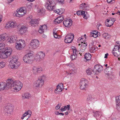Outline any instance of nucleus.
I'll return each mask as SVG.
<instances>
[{"label":"nucleus","mask_w":120,"mask_h":120,"mask_svg":"<svg viewBox=\"0 0 120 120\" xmlns=\"http://www.w3.org/2000/svg\"><path fill=\"white\" fill-rule=\"evenodd\" d=\"M82 39H83V38L81 37L77 39V41L78 42H79V41H81Z\"/></svg>","instance_id":"052dcab7"},{"label":"nucleus","mask_w":120,"mask_h":120,"mask_svg":"<svg viewBox=\"0 0 120 120\" xmlns=\"http://www.w3.org/2000/svg\"><path fill=\"white\" fill-rule=\"evenodd\" d=\"M63 24L66 27H70L72 24V21L70 19H66L64 20Z\"/></svg>","instance_id":"dca6fc26"},{"label":"nucleus","mask_w":120,"mask_h":120,"mask_svg":"<svg viewBox=\"0 0 120 120\" xmlns=\"http://www.w3.org/2000/svg\"><path fill=\"white\" fill-rule=\"evenodd\" d=\"M108 55V54L107 53L106 54H105V56L104 58H106L107 57V56Z\"/></svg>","instance_id":"0e129e2a"},{"label":"nucleus","mask_w":120,"mask_h":120,"mask_svg":"<svg viewBox=\"0 0 120 120\" xmlns=\"http://www.w3.org/2000/svg\"><path fill=\"white\" fill-rule=\"evenodd\" d=\"M18 58L17 56H15L11 57L9 59L10 63H15L18 62L17 61L18 60Z\"/></svg>","instance_id":"a878e982"},{"label":"nucleus","mask_w":120,"mask_h":120,"mask_svg":"<svg viewBox=\"0 0 120 120\" xmlns=\"http://www.w3.org/2000/svg\"><path fill=\"white\" fill-rule=\"evenodd\" d=\"M27 30L26 27L24 26H22L19 30V32L21 34H22L25 33Z\"/></svg>","instance_id":"4be33fe9"},{"label":"nucleus","mask_w":120,"mask_h":120,"mask_svg":"<svg viewBox=\"0 0 120 120\" xmlns=\"http://www.w3.org/2000/svg\"><path fill=\"white\" fill-rule=\"evenodd\" d=\"M44 10L43 9L38 8V13H41L44 12Z\"/></svg>","instance_id":"de8ad7c7"},{"label":"nucleus","mask_w":120,"mask_h":120,"mask_svg":"<svg viewBox=\"0 0 120 120\" xmlns=\"http://www.w3.org/2000/svg\"><path fill=\"white\" fill-rule=\"evenodd\" d=\"M44 83V80L41 78H40L34 82L33 85V86L35 87L36 89H39L42 87Z\"/></svg>","instance_id":"6e6552de"},{"label":"nucleus","mask_w":120,"mask_h":120,"mask_svg":"<svg viewBox=\"0 0 120 120\" xmlns=\"http://www.w3.org/2000/svg\"><path fill=\"white\" fill-rule=\"evenodd\" d=\"M80 8L82 10H89L90 8L89 5L85 3H82L80 5Z\"/></svg>","instance_id":"6ab92c4d"},{"label":"nucleus","mask_w":120,"mask_h":120,"mask_svg":"<svg viewBox=\"0 0 120 120\" xmlns=\"http://www.w3.org/2000/svg\"><path fill=\"white\" fill-rule=\"evenodd\" d=\"M38 23V21L37 19H31L29 22L30 24L33 26H36Z\"/></svg>","instance_id":"5701e85b"},{"label":"nucleus","mask_w":120,"mask_h":120,"mask_svg":"<svg viewBox=\"0 0 120 120\" xmlns=\"http://www.w3.org/2000/svg\"><path fill=\"white\" fill-rule=\"evenodd\" d=\"M112 53L116 56L120 55V45L115 46L112 52Z\"/></svg>","instance_id":"9b49d317"},{"label":"nucleus","mask_w":120,"mask_h":120,"mask_svg":"<svg viewBox=\"0 0 120 120\" xmlns=\"http://www.w3.org/2000/svg\"><path fill=\"white\" fill-rule=\"evenodd\" d=\"M15 47L18 50H21L24 47L19 44L17 41H16L15 43Z\"/></svg>","instance_id":"c756f323"},{"label":"nucleus","mask_w":120,"mask_h":120,"mask_svg":"<svg viewBox=\"0 0 120 120\" xmlns=\"http://www.w3.org/2000/svg\"><path fill=\"white\" fill-rule=\"evenodd\" d=\"M107 0V2L109 3H110L111 2L112 0Z\"/></svg>","instance_id":"e2e57ef3"},{"label":"nucleus","mask_w":120,"mask_h":120,"mask_svg":"<svg viewBox=\"0 0 120 120\" xmlns=\"http://www.w3.org/2000/svg\"><path fill=\"white\" fill-rule=\"evenodd\" d=\"M40 57L39 55L38 54V55H36V56L34 59H36L37 61H39L41 60V58H40Z\"/></svg>","instance_id":"09e8293b"},{"label":"nucleus","mask_w":120,"mask_h":120,"mask_svg":"<svg viewBox=\"0 0 120 120\" xmlns=\"http://www.w3.org/2000/svg\"><path fill=\"white\" fill-rule=\"evenodd\" d=\"M63 89L60 86H56V88L55 90V93H59L60 92L62 91Z\"/></svg>","instance_id":"2f4dec72"},{"label":"nucleus","mask_w":120,"mask_h":120,"mask_svg":"<svg viewBox=\"0 0 120 120\" xmlns=\"http://www.w3.org/2000/svg\"><path fill=\"white\" fill-rule=\"evenodd\" d=\"M87 46V44L86 43L84 42V43H82L81 44V46L80 47V52L79 53L81 54L80 53L82 52H83L84 51L85 49H86ZM82 54V53H81Z\"/></svg>","instance_id":"aec40b11"},{"label":"nucleus","mask_w":120,"mask_h":120,"mask_svg":"<svg viewBox=\"0 0 120 120\" xmlns=\"http://www.w3.org/2000/svg\"><path fill=\"white\" fill-rule=\"evenodd\" d=\"M4 45L3 43H0V48H0V49H3V48H4Z\"/></svg>","instance_id":"4d7b16f0"},{"label":"nucleus","mask_w":120,"mask_h":120,"mask_svg":"<svg viewBox=\"0 0 120 120\" xmlns=\"http://www.w3.org/2000/svg\"><path fill=\"white\" fill-rule=\"evenodd\" d=\"M8 82H9L10 84L11 85L10 88L11 87L17 91L20 90L23 86L22 83L19 81H13L11 79H8Z\"/></svg>","instance_id":"f257e3e1"},{"label":"nucleus","mask_w":120,"mask_h":120,"mask_svg":"<svg viewBox=\"0 0 120 120\" xmlns=\"http://www.w3.org/2000/svg\"><path fill=\"white\" fill-rule=\"evenodd\" d=\"M54 29L53 30V34L55 38H59L60 37V36L58 35L57 33L56 32H54Z\"/></svg>","instance_id":"c03bdc74"},{"label":"nucleus","mask_w":120,"mask_h":120,"mask_svg":"<svg viewBox=\"0 0 120 120\" xmlns=\"http://www.w3.org/2000/svg\"><path fill=\"white\" fill-rule=\"evenodd\" d=\"M30 96V94L28 93H25L22 95V97L23 99H28Z\"/></svg>","instance_id":"c9c22d12"},{"label":"nucleus","mask_w":120,"mask_h":120,"mask_svg":"<svg viewBox=\"0 0 120 120\" xmlns=\"http://www.w3.org/2000/svg\"><path fill=\"white\" fill-rule=\"evenodd\" d=\"M5 34H2L0 35V41H4L6 39Z\"/></svg>","instance_id":"37998d69"},{"label":"nucleus","mask_w":120,"mask_h":120,"mask_svg":"<svg viewBox=\"0 0 120 120\" xmlns=\"http://www.w3.org/2000/svg\"><path fill=\"white\" fill-rule=\"evenodd\" d=\"M74 34H73L70 33L67 34L65 37L64 41L66 43H71L73 40Z\"/></svg>","instance_id":"9d476101"},{"label":"nucleus","mask_w":120,"mask_h":120,"mask_svg":"<svg viewBox=\"0 0 120 120\" xmlns=\"http://www.w3.org/2000/svg\"><path fill=\"white\" fill-rule=\"evenodd\" d=\"M117 109L120 111V103H118V104H116Z\"/></svg>","instance_id":"5fc2aeb1"},{"label":"nucleus","mask_w":120,"mask_h":120,"mask_svg":"<svg viewBox=\"0 0 120 120\" xmlns=\"http://www.w3.org/2000/svg\"><path fill=\"white\" fill-rule=\"evenodd\" d=\"M104 73L106 76L110 78L112 74V68L110 67L106 68L104 70Z\"/></svg>","instance_id":"4468645a"},{"label":"nucleus","mask_w":120,"mask_h":120,"mask_svg":"<svg viewBox=\"0 0 120 120\" xmlns=\"http://www.w3.org/2000/svg\"><path fill=\"white\" fill-rule=\"evenodd\" d=\"M13 109V107L9 104L6 106L4 108V112L7 113L8 114H11L12 112Z\"/></svg>","instance_id":"ddd939ff"},{"label":"nucleus","mask_w":120,"mask_h":120,"mask_svg":"<svg viewBox=\"0 0 120 120\" xmlns=\"http://www.w3.org/2000/svg\"><path fill=\"white\" fill-rule=\"evenodd\" d=\"M70 105H68L66 106L63 107L60 110L62 112L65 111L67 109L68 110H69L70 108Z\"/></svg>","instance_id":"7c9ffc66"},{"label":"nucleus","mask_w":120,"mask_h":120,"mask_svg":"<svg viewBox=\"0 0 120 120\" xmlns=\"http://www.w3.org/2000/svg\"><path fill=\"white\" fill-rule=\"evenodd\" d=\"M40 27L42 29H43L44 31L45 30H46L47 28V26L46 25H45L42 26Z\"/></svg>","instance_id":"3c124183"},{"label":"nucleus","mask_w":120,"mask_h":120,"mask_svg":"<svg viewBox=\"0 0 120 120\" xmlns=\"http://www.w3.org/2000/svg\"><path fill=\"white\" fill-rule=\"evenodd\" d=\"M68 75H70V76H73V74L72 73H68Z\"/></svg>","instance_id":"680f3d73"},{"label":"nucleus","mask_w":120,"mask_h":120,"mask_svg":"<svg viewBox=\"0 0 120 120\" xmlns=\"http://www.w3.org/2000/svg\"><path fill=\"white\" fill-rule=\"evenodd\" d=\"M58 86H60V87H61V88H62V89H63V88H64L63 85L62 83H60Z\"/></svg>","instance_id":"bf43d9fd"},{"label":"nucleus","mask_w":120,"mask_h":120,"mask_svg":"<svg viewBox=\"0 0 120 120\" xmlns=\"http://www.w3.org/2000/svg\"><path fill=\"white\" fill-rule=\"evenodd\" d=\"M12 50V49L11 48H6L4 52L1 53L0 55V57L4 59L7 58L11 54Z\"/></svg>","instance_id":"39448f33"},{"label":"nucleus","mask_w":120,"mask_h":120,"mask_svg":"<svg viewBox=\"0 0 120 120\" xmlns=\"http://www.w3.org/2000/svg\"><path fill=\"white\" fill-rule=\"evenodd\" d=\"M38 32L40 33H42L44 32V30L43 29L40 27L38 30Z\"/></svg>","instance_id":"603ef678"},{"label":"nucleus","mask_w":120,"mask_h":120,"mask_svg":"<svg viewBox=\"0 0 120 120\" xmlns=\"http://www.w3.org/2000/svg\"><path fill=\"white\" fill-rule=\"evenodd\" d=\"M97 42H94V45L93 46L90 45V44L89 45V48L90 52L91 53H94L95 51V50L97 49V46L98 44H97Z\"/></svg>","instance_id":"a211bd4d"},{"label":"nucleus","mask_w":120,"mask_h":120,"mask_svg":"<svg viewBox=\"0 0 120 120\" xmlns=\"http://www.w3.org/2000/svg\"><path fill=\"white\" fill-rule=\"evenodd\" d=\"M94 114V116L97 119V116L98 115V112L97 111H96V112H93Z\"/></svg>","instance_id":"6e6d98bb"},{"label":"nucleus","mask_w":120,"mask_h":120,"mask_svg":"<svg viewBox=\"0 0 120 120\" xmlns=\"http://www.w3.org/2000/svg\"><path fill=\"white\" fill-rule=\"evenodd\" d=\"M61 105L60 104H58L55 107V109L56 110L59 109L61 107Z\"/></svg>","instance_id":"864d4df0"},{"label":"nucleus","mask_w":120,"mask_h":120,"mask_svg":"<svg viewBox=\"0 0 120 120\" xmlns=\"http://www.w3.org/2000/svg\"><path fill=\"white\" fill-rule=\"evenodd\" d=\"M42 71V68L40 67H37L34 66L32 68V71L35 74L41 73Z\"/></svg>","instance_id":"2eb2a0df"},{"label":"nucleus","mask_w":120,"mask_h":120,"mask_svg":"<svg viewBox=\"0 0 120 120\" xmlns=\"http://www.w3.org/2000/svg\"><path fill=\"white\" fill-rule=\"evenodd\" d=\"M90 37H93L96 38L98 37V31H94L91 32L90 35Z\"/></svg>","instance_id":"cd10ccee"},{"label":"nucleus","mask_w":120,"mask_h":120,"mask_svg":"<svg viewBox=\"0 0 120 120\" xmlns=\"http://www.w3.org/2000/svg\"><path fill=\"white\" fill-rule=\"evenodd\" d=\"M34 59L33 54L31 53H28L25 55L23 58L24 62L27 64L31 63Z\"/></svg>","instance_id":"7ed1b4c3"},{"label":"nucleus","mask_w":120,"mask_h":120,"mask_svg":"<svg viewBox=\"0 0 120 120\" xmlns=\"http://www.w3.org/2000/svg\"><path fill=\"white\" fill-rule=\"evenodd\" d=\"M92 71L94 73V74L97 75V72H98V65L96 64L94 67L93 70Z\"/></svg>","instance_id":"473e14b6"},{"label":"nucleus","mask_w":120,"mask_h":120,"mask_svg":"<svg viewBox=\"0 0 120 120\" xmlns=\"http://www.w3.org/2000/svg\"><path fill=\"white\" fill-rule=\"evenodd\" d=\"M40 42L39 40L37 39H34L31 41L30 47L32 49H35L38 48Z\"/></svg>","instance_id":"423d86ee"},{"label":"nucleus","mask_w":120,"mask_h":120,"mask_svg":"<svg viewBox=\"0 0 120 120\" xmlns=\"http://www.w3.org/2000/svg\"><path fill=\"white\" fill-rule=\"evenodd\" d=\"M86 12H85V11H81V15L83 16V18L85 19H86L87 18V17L86 16Z\"/></svg>","instance_id":"58836bf2"},{"label":"nucleus","mask_w":120,"mask_h":120,"mask_svg":"<svg viewBox=\"0 0 120 120\" xmlns=\"http://www.w3.org/2000/svg\"><path fill=\"white\" fill-rule=\"evenodd\" d=\"M102 67L101 65L98 64V72H101L103 70Z\"/></svg>","instance_id":"a18cd8bd"},{"label":"nucleus","mask_w":120,"mask_h":120,"mask_svg":"<svg viewBox=\"0 0 120 120\" xmlns=\"http://www.w3.org/2000/svg\"><path fill=\"white\" fill-rule=\"evenodd\" d=\"M26 12L25 7H21L17 11L15 12L13 15L14 16L21 17L24 15L26 13Z\"/></svg>","instance_id":"20e7f679"},{"label":"nucleus","mask_w":120,"mask_h":120,"mask_svg":"<svg viewBox=\"0 0 120 120\" xmlns=\"http://www.w3.org/2000/svg\"><path fill=\"white\" fill-rule=\"evenodd\" d=\"M94 98H95L94 96L89 95L87 96L86 101H91L92 100L94 99Z\"/></svg>","instance_id":"4c0bfd02"},{"label":"nucleus","mask_w":120,"mask_h":120,"mask_svg":"<svg viewBox=\"0 0 120 120\" xmlns=\"http://www.w3.org/2000/svg\"><path fill=\"white\" fill-rule=\"evenodd\" d=\"M59 115H62L63 116L64 115V114L62 113H59Z\"/></svg>","instance_id":"774afa93"},{"label":"nucleus","mask_w":120,"mask_h":120,"mask_svg":"<svg viewBox=\"0 0 120 120\" xmlns=\"http://www.w3.org/2000/svg\"><path fill=\"white\" fill-rule=\"evenodd\" d=\"M92 69L91 68H89L86 70V74L89 75H90L92 74Z\"/></svg>","instance_id":"f704fd0d"},{"label":"nucleus","mask_w":120,"mask_h":120,"mask_svg":"<svg viewBox=\"0 0 120 120\" xmlns=\"http://www.w3.org/2000/svg\"><path fill=\"white\" fill-rule=\"evenodd\" d=\"M115 20L114 18H110L107 19L105 22L106 25L108 27H110L113 24Z\"/></svg>","instance_id":"f3484780"},{"label":"nucleus","mask_w":120,"mask_h":120,"mask_svg":"<svg viewBox=\"0 0 120 120\" xmlns=\"http://www.w3.org/2000/svg\"><path fill=\"white\" fill-rule=\"evenodd\" d=\"M40 56V58L42 60L45 57V53L42 52H39L38 54Z\"/></svg>","instance_id":"e433bc0d"},{"label":"nucleus","mask_w":120,"mask_h":120,"mask_svg":"<svg viewBox=\"0 0 120 120\" xmlns=\"http://www.w3.org/2000/svg\"><path fill=\"white\" fill-rule=\"evenodd\" d=\"M64 19V16L62 15L58 17L54 20L55 23H59L62 22Z\"/></svg>","instance_id":"412c9836"},{"label":"nucleus","mask_w":120,"mask_h":120,"mask_svg":"<svg viewBox=\"0 0 120 120\" xmlns=\"http://www.w3.org/2000/svg\"><path fill=\"white\" fill-rule=\"evenodd\" d=\"M116 104H118V103H120V95L117 96L116 98Z\"/></svg>","instance_id":"79ce46f5"},{"label":"nucleus","mask_w":120,"mask_h":120,"mask_svg":"<svg viewBox=\"0 0 120 120\" xmlns=\"http://www.w3.org/2000/svg\"><path fill=\"white\" fill-rule=\"evenodd\" d=\"M81 11H77L76 12L77 14L78 15H81Z\"/></svg>","instance_id":"13d9d810"},{"label":"nucleus","mask_w":120,"mask_h":120,"mask_svg":"<svg viewBox=\"0 0 120 120\" xmlns=\"http://www.w3.org/2000/svg\"><path fill=\"white\" fill-rule=\"evenodd\" d=\"M87 81L84 78L81 79L80 82V89L81 90L84 89L87 86Z\"/></svg>","instance_id":"f8f14e48"},{"label":"nucleus","mask_w":120,"mask_h":120,"mask_svg":"<svg viewBox=\"0 0 120 120\" xmlns=\"http://www.w3.org/2000/svg\"><path fill=\"white\" fill-rule=\"evenodd\" d=\"M17 37L16 36H12L8 38L7 39V41L9 43H12L17 41L21 45L24 47H25V44L24 41L22 39H20L16 40Z\"/></svg>","instance_id":"f03ea898"},{"label":"nucleus","mask_w":120,"mask_h":120,"mask_svg":"<svg viewBox=\"0 0 120 120\" xmlns=\"http://www.w3.org/2000/svg\"><path fill=\"white\" fill-rule=\"evenodd\" d=\"M71 48L72 49L73 53V55L72 56V59H75L76 58V57L77 56L78 52L76 49V48L75 47L72 46L71 47Z\"/></svg>","instance_id":"393cba45"},{"label":"nucleus","mask_w":120,"mask_h":120,"mask_svg":"<svg viewBox=\"0 0 120 120\" xmlns=\"http://www.w3.org/2000/svg\"><path fill=\"white\" fill-rule=\"evenodd\" d=\"M11 22H7V23L6 24L5 27L6 28H11Z\"/></svg>","instance_id":"8fccbe9b"},{"label":"nucleus","mask_w":120,"mask_h":120,"mask_svg":"<svg viewBox=\"0 0 120 120\" xmlns=\"http://www.w3.org/2000/svg\"><path fill=\"white\" fill-rule=\"evenodd\" d=\"M5 63L4 62H0V68H4L5 66Z\"/></svg>","instance_id":"49530a36"},{"label":"nucleus","mask_w":120,"mask_h":120,"mask_svg":"<svg viewBox=\"0 0 120 120\" xmlns=\"http://www.w3.org/2000/svg\"><path fill=\"white\" fill-rule=\"evenodd\" d=\"M54 11L56 13H57L60 15L62 14L63 13V11L62 8L57 9L56 10H54Z\"/></svg>","instance_id":"72a5a7b5"},{"label":"nucleus","mask_w":120,"mask_h":120,"mask_svg":"<svg viewBox=\"0 0 120 120\" xmlns=\"http://www.w3.org/2000/svg\"><path fill=\"white\" fill-rule=\"evenodd\" d=\"M2 16L1 15H0V22L2 20Z\"/></svg>","instance_id":"69168bd1"},{"label":"nucleus","mask_w":120,"mask_h":120,"mask_svg":"<svg viewBox=\"0 0 120 120\" xmlns=\"http://www.w3.org/2000/svg\"><path fill=\"white\" fill-rule=\"evenodd\" d=\"M55 3L53 1L51 0H47L45 3V6L48 10H51L55 8Z\"/></svg>","instance_id":"0eeeda50"},{"label":"nucleus","mask_w":120,"mask_h":120,"mask_svg":"<svg viewBox=\"0 0 120 120\" xmlns=\"http://www.w3.org/2000/svg\"><path fill=\"white\" fill-rule=\"evenodd\" d=\"M102 36L105 39H108L110 38V36L108 34V33H104L102 34Z\"/></svg>","instance_id":"a19ab883"},{"label":"nucleus","mask_w":120,"mask_h":120,"mask_svg":"<svg viewBox=\"0 0 120 120\" xmlns=\"http://www.w3.org/2000/svg\"><path fill=\"white\" fill-rule=\"evenodd\" d=\"M31 114V112L30 111L28 110L25 113L22 115V116L21 117V118L22 119H23L27 115H28V118L27 119V120L28 119L29 117H30V115Z\"/></svg>","instance_id":"bb28decb"},{"label":"nucleus","mask_w":120,"mask_h":120,"mask_svg":"<svg viewBox=\"0 0 120 120\" xmlns=\"http://www.w3.org/2000/svg\"><path fill=\"white\" fill-rule=\"evenodd\" d=\"M55 113L56 114V115H59V112H55Z\"/></svg>","instance_id":"338daca9"},{"label":"nucleus","mask_w":120,"mask_h":120,"mask_svg":"<svg viewBox=\"0 0 120 120\" xmlns=\"http://www.w3.org/2000/svg\"><path fill=\"white\" fill-rule=\"evenodd\" d=\"M10 67L12 68L16 69L19 66L20 63L19 62L17 63H10Z\"/></svg>","instance_id":"b1692460"},{"label":"nucleus","mask_w":120,"mask_h":120,"mask_svg":"<svg viewBox=\"0 0 120 120\" xmlns=\"http://www.w3.org/2000/svg\"><path fill=\"white\" fill-rule=\"evenodd\" d=\"M11 28H14L17 26V23L15 21L11 22Z\"/></svg>","instance_id":"ea45409f"},{"label":"nucleus","mask_w":120,"mask_h":120,"mask_svg":"<svg viewBox=\"0 0 120 120\" xmlns=\"http://www.w3.org/2000/svg\"><path fill=\"white\" fill-rule=\"evenodd\" d=\"M91 54L89 53H86L85 55L84 58L87 60H90L91 58Z\"/></svg>","instance_id":"c85d7f7f"},{"label":"nucleus","mask_w":120,"mask_h":120,"mask_svg":"<svg viewBox=\"0 0 120 120\" xmlns=\"http://www.w3.org/2000/svg\"><path fill=\"white\" fill-rule=\"evenodd\" d=\"M8 79L7 81V83L3 82H0V88L1 91L3 90L4 89H8L10 88L11 85L10 84L9 82H8Z\"/></svg>","instance_id":"1a4fd4ad"}]
</instances>
